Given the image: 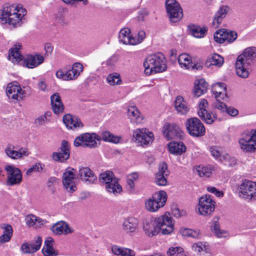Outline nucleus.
<instances>
[{
  "mask_svg": "<svg viewBox=\"0 0 256 256\" xmlns=\"http://www.w3.org/2000/svg\"><path fill=\"white\" fill-rule=\"evenodd\" d=\"M210 151L212 156L216 160H220V157H222L220 152L216 148L212 147L210 148Z\"/></svg>",
  "mask_w": 256,
  "mask_h": 256,
  "instance_id": "63",
  "label": "nucleus"
},
{
  "mask_svg": "<svg viewBox=\"0 0 256 256\" xmlns=\"http://www.w3.org/2000/svg\"><path fill=\"white\" fill-rule=\"evenodd\" d=\"M220 161L224 165L230 167L234 166L236 163V158L228 154H223L220 158Z\"/></svg>",
  "mask_w": 256,
  "mask_h": 256,
  "instance_id": "47",
  "label": "nucleus"
},
{
  "mask_svg": "<svg viewBox=\"0 0 256 256\" xmlns=\"http://www.w3.org/2000/svg\"><path fill=\"white\" fill-rule=\"evenodd\" d=\"M100 139L96 134H82L75 138L74 144L76 147L94 148L96 146V140H100Z\"/></svg>",
  "mask_w": 256,
  "mask_h": 256,
  "instance_id": "7",
  "label": "nucleus"
},
{
  "mask_svg": "<svg viewBox=\"0 0 256 256\" xmlns=\"http://www.w3.org/2000/svg\"><path fill=\"white\" fill-rule=\"evenodd\" d=\"M99 180L110 193L116 194L122 191V186L118 184V178L112 171L107 170L100 174Z\"/></svg>",
  "mask_w": 256,
  "mask_h": 256,
  "instance_id": "3",
  "label": "nucleus"
},
{
  "mask_svg": "<svg viewBox=\"0 0 256 256\" xmlns=\"http://www.w3.org/2000/svg\"><path fill=\"white\" fill-rule=\"evenodd\" d=\"M212 170L210 167L202 166H198L196 168V171L200 177H210L212 174Z\"/></svg>",
  "mask_w": 256,
  "mask_h": 256,
  "instance_id": "48",
  "label": "nucleus"
},
{
  "mask_svg": "<svg viewBox=\"0 0 256 256\" xmlns=\"http://www.w3.org/2000/svg\"><path fill=\"white\" fill-rule=\"evenodd\" d=\"M163 134L168 140L180 138L182 136L183 132L180 127L174 123H166L163 127Z\"/></svg>",
  "mask_w": 256,
  "mask_h": 256,
  "instance_id": "16",
  "label": "nucleus"
},
{
  "mask_svg": "<svg viewBox=\"0 0 256 256\" xmlns=\"http://www.w3.org/2000/svg\"><path fill=\"white\" fill-rule=\"evenodd\" d=\"M14 146L8 145L6 149L5 152L8 156L13 160L22 158L29 155L27 148H21L18 150H14Z\"/></svg>",
  "mask_w": 256,
  "mask_h": 256,
  "instance_id": "21",
  "label": "nucleus"
},
{
  "mask_svg": "<svg viewBox=\"0 0 256 256\" xmlns=\"http://www.w3.org/2000/svg\"><path fill=\"white\" fill-rule=\"evenodd\" d=\"M160 232L162 234H170L174 230V220L169 214H165L155 218Z\"/></svg>",
  "mask_w": 256,
  "mask_h": 256,
  "instance_id": "8",
  "label": "nucleus"
},
{
  "mask_svg": "<svg viewBox=\"0 0 256 256\" xmlns=\"http://www.w3.org/2000/svg\"><path fill=\"white\" fill-rule=\"evenodd\" d=\"M128 116L130 119V122L133 124H141L143 120V116L134 106H130L128 108Z\"/></svg>",
  "mask_w": 256,
  "mask_h": 256,
  "instance_id": "34",
  "label": "nucleus"
},
{
  "mask_svg": "<svg viewBox=\"0 0 256 256\" xmlns=\"http://www.w3.org/2000/svg\"><path fill=\"white\" fill-rule=\"evenodd\" d=\"M180 232L182 236L194 238L198 237L200 234V232L198 230H194L192 229L185 228H181L180 230Z\"/></svg>",
  "mask_w": 256,
  "mask_h": 256,
  "instance_id": "50",
  "label": "nucleus"
},
{
  "mask_svg": "<svg viewBox=\"0 0 256 256\" xmlns=\"http://www.w3.org/2000/svg\"><path fill=\"white\" fill-rule=\"evenodd\" d=\"M138 175L136 172H134L128 176L127 186L130 190H133L135 187V182L138 179Z\"/></svg>",
  "mask_w": 256,
  "mask_h": 256,
  "instance_id": "53",
  "label": "nucleus"
},
{
  "mask_svg": "<svg viewBox=\"0 0 256 256\" xmlns=\"http://www.w3.org/2000/svg\"><path fill=\"white\" fill-rule=\"evenodd\" d=\"M241 150L245 152H252L256 150V129L244 132L238 140Z\"/></svg>",
  "mask_w": 256,
  "mask_h": 256,
  "instance_id": "4",
  "label": "nucleus"
},
{
  "mask_svg": "<svg viewBox=\"0 0 256 256\" xmlns=\"http://www.w3.org/2000/svg\"><path fill=\"white\" fill-rule=\"evenodd\" d=\"M1 228L4 229V232L0 236V242L1 244H4L9 242L12 236V228L10 225L6 224H4Z\"/></svg>",
  "mask_w": 256,
  "mask_h": 256,
  "instance_id": "43",
  "label": "nucleus"
},
{
  "mask_svg": "<svg viewBox=\"0 0 256 256\" xmlns=\"http://www.w3.org/2000/svg\"><path fill=\"white\" fill-rule=\"evenodd\" d=\"M174 106L177 112L182 114H186L188 110L186 102L184 100V98L181 96L176 97Z\"/></svg>",
  "mask_w": 256,
  "mask_h": 256,
  "instance_id": "42",
  "label": "nucleus"
},
{
  "mask_svg": "<svg viewBox=\"0 0 256 256\" xmlns=\"http://www.w3.org/2000/svg\"><path fill=\"white\" fill-rule=\"evenodd\" d=\"M112 250L116 255L121 256H134V252L133 250L124 248H121L118 246H113L112 248Z\"/></svg>",
  "mask_w": 256,
  "mask_h": 256,
  "instance_id": "44",
  "label": "nucleus"
},
{
  "mask_svg": "<svg viewBox=\"0 0 256 256\" xmlns=\"http://www.w3.org/2000/svg\"><path fill=\"white\" fill-rule=\"evenodd\" d=\"M190 31L192 35L196 38H204L208 32V28L206 26L200 27L198 26L193 25L190 27Z\"/></svg>",
  "mask_w": 256,
  "mask_h": 256,
  "instance_id": "40",
  "label": "nucleus"
},
{
  "mask_svg": "<svg viewBox=\"0 0 256 256\" xmlns=\"http://www.w3.org/2000/svg\"><path fill=\"white\" fill-rule=\"evenodd\" d=\"M78 175L82 180L87 184H94L97 180L96 176L88 167L79 166Z\"/></svg>",
  "mask_w": 256,
  "mask_h": 256,
  "instance_id": "20",
  "label": "nucleus"
},
{
  "mask_svg": "<svg viewBox=\"0 0 256 256\" xmlns=\"http://www.w3.org/2000/svg\"><path fill=\"white\" fill-rule=\"evenodd\" d=\"M26 14V9L20 5L4 6L0 10V23L2 24H8L14 27L20 26Z\"/></svg>",
  "mask_w": 256,
  "mask_h": 256,
  "instance_id": "1",
  "label": "nucleus"
},
{
  "mask_svg": "<svg viewBox=\"0 0 256 256\" xmlns=\"http://www.w3.org/2000/svg\"><path fill=\"white\" fill-rule=\"evenodd\" d=\"M70 146L68 142L63 140L61 146L58 152H54L52 154V158L54 160L58 162H64L68 159L70 156Z\"/></svg>",
  "mask_w": 256,
  "mask_h": 256,
  "instance_id": "18",
  "label": "nucleus"
},
{
  "mask_svg": "<svg viewBox=\"0 0 256 256\" xmlns=\"http://www.w3.org/2000/svg\"><path fill=\"white\" fill-rule=\"evenodd\" d=\"M54 234L60 235L62 234H72L74 229L70 227L69 225L64 222H59L55 224L52 228Z\"/></svg>",
  "mask_w": 256,
  "mask_h": 256,
  "instance_id": "28",
  "label": "nucleus"
},
{
  "mask_svg": "<svg viewBox=\"0 0 256 256\" xmlns=\"http://www.w3.org/2000/svg\"><path fill=\"white\" fill-rule=\"evenodd\" d=\"M20 47L21 46L19 44H16L14 48L10 50L8 58L9 60H12V62H18L22 59V56L19 50Z\"/></svg>",
  "mask_w": 256,
  "mask_h": 256,
  "instance_id": "41",
  "label": "nucleus"
},
{
  "mask_svg": "<svg viewBox=\"0 0 256 256\" xmlns=\"http://www.w3.org/2000/svg\"><path fill=\"white\" fill-rule=\"evenodd\" d=\"M152 198L156 202H158L157 204L162 208L166 204L167 200V194L164 191L160 190L158 192L154 194Z\"/></svg>",
  "mask_w": 256,
  "mask_h": 256,
  "instance_id": "45",
  "label": "nucleus"
},
{
  "mask_svg": "<svg viewBox=\"0 0 256 256\" xmlns=\"http://www.w3.org/2000/svg\"><path fill=\"white\" fill-rule=\"evenodd\" d=\"M165 6L167 16L172 22H176L183 18V10L176 0H166Z\"/></svg>",
  "mask_w": 256,
  "mask_h": 256,
  "instance_id": "5",
  "label": "nucleus"
},
{
  "mask_svg": "<svg viewBox=\"0 0 256 256\" xmlns=\"http://www.w3.org/2000/svg\"><path fill=\"white\" fill-rule=\"evenodd\" d=\"M250 64H246L244 62H241L238 60L236 62V70L237 75L242 78H246L249 75L248 68Z\"/></svg>",
  "mask_w": 256,
  "mask_h": 256,
  "instance_id": "38",
  "label": "nucleus"
},
{
  "mask_svg": "<svg viewBox=\"0 0 256 256\" xmlns=\"http://www.w3.org/2000/svg\"><path fill=\"white\" fill-rule=\"evenodd\" d=\"M6 172V184L8 186L19 185L22 182V174L20 170L14 166L5 167Z\"/></svg>",
  "mask_w": 256,
  "mask_h": 256,
  "instance_id": "13",
  "label": "nucleus"
},
{
  "mask_svg": "<svg viewBox=\"0 0 256 256\" xmlns=\"http://www.w3.org/2000/svg\"><path fill=\"white\" fill-rule=\"evenodd\" d=\"M52 109L56 114L62 112L64 109L60 97L58 93H55L50 97Z\"/></svg>",
  "mask_w": 256,
  "mask_h": 256,
  "instance_id": "35",
  "label": "nucleus"
},
{
  "mask_svg": "<svg viewBox=\"0 0 256 256\" xmlns=\"http://www.w3.org/2000/svg\"><path fill=\"white\" fill-rule=\"evenodd\" d=\"M212 90L216 100H224L227 97L226 84L224 82H218L213 84Z\"/></svg>",
  "mask_w": 256,
  "mask_h": 256,
  "instance_id": "29",
  "label": "nucleus"
},
{
  "mask_svg": "<svg viewBox=\"0 0 256 256\" xmlns=\"http://www.w3.org/2000/svg\"><path fill=\"white\" fill-rule=\"evenodd\" d=\"M256 56V48L249 47L246 48L243 52L238 56L236 60L244 62L246 64H251L254 62Z\"/></svg>",
  "mask_w": 256,
  "mask_h": 256,
  "instance_id": "23",
  "label": "nucleus"
},
{
  "mask_svg": "<svg viewBox=\"0 0 256 256\" xmlns=\"http://www.w3.org/2000/svg\"><path fill=\"white\" fill-rule=\"evenodd\" d=\"M83 69L82 64L75 62L72 64L71 69L66 70L60 69L56 72V75L57 78L64 80H72L78 78Z\"/></svg>",
  "mask_w": 256,
  "mask_h": 256,
  "instance_id": "6",
  "label": "nucleus"
},
{
  "mask_svg": "<svg viewBox=\"0 0 256 256\" xmlns=\"http://www.w3.org/2000/svg\"><path fill=\"white\" fill-rule=\"evenodd\" d=\"M42 244V238L36 237L33 241L23 244L21 246V250L24 254H32L40 250Z\"/></svg>",
  "mask_w": 256,
  "mask_h": 256,
  "instance_id": "22",
  "label": "nucleus"
},
{
  "mask_svg": "<svg viewBox=\"0 0 256 256\" xmlns=\"http://www.w3.org/2000/svg\"><path fill=\"white\" fill-rule=\"evenodd\" d=\"M44 58L40 54L28 55L24 60V64L29 68H33L42 64Z\"/></svg>",
  "mask_w": 256,
  "mask_h": 256,
  "instance_id": "30",
  "label": "nucleus"
},
{
  "mask_svg": "<svg viewBox=\"0 0 256 256\" xmlns=\"http://www.w3.org/2000/svg\"><path fill=\"white\" fill-rule=\"evenodd\" d=\"M51 115V112H45L44 114L39 116L34 120V124L38 126L44 124L46 122L50 121Z\"/></svg>",
  "mask_w": 256,
  "mask_h": 256,
  "instance_id": "51",
  "label": "nucleus"
},
{
  "mask_svg": "<svg viewBox=\"0 0 256 256\" xmlns=\"http://www.w3.org/2000/svg\"><path fill=\"white\" fill-rule=\"evenodd\" d=\"M137 38H134L136 44H138L142 42L146 37V33L144 30H140L138 32L137 36Z\"/></svg>",
  "mask_w": 256,
  "mask_h": 256,
  "instance_id": "64",
  "label": "nucleus"
},
{
  "mask_svg": "<svg viewBox=\"0 0 256 256\" xmlns=\"http://www.w3.org/2000/svg\"><path fill=\"white\" fill-rule=\"evenodd\" d=\"M224 62V60L222 56L218 54H214L208 58L206 62V65L208 68L211 66L220 68L223 65Z\"/></svg>",
  "mask_w": 256,
  "mask_h": 256,
  "instance_id": "39",
  "label": "nucleus"
},
{
  "mask_svg": "<svg viewBox=\"0 0 256 256\" xmlns=\"http://www.w3.org/2000/svg\"><path fill=\"white\" fill-rule=\"evenodd\" d=\"M170 174L167 164L162 162L159 164L158 172L156 174L155 182L158 186H164L167 184V177Z\"/></svg>",
  "mask_w": 256,
  "mask_h": 256,
  "instance_id": "19",
  "label": "nucleus"
},
{
  "mask_svg": "<svg viewBox=\"0 0 256 256\" xmlns=\"http://www.w3.org/2000/svg\"><path fill=\"white\" fill-rule=\"evenodd\" d=\"M107 81L112 86L120 84L122 82L120 74L116 72L110 74L107 77Z\"/></svg>",
  "mask_w": 256,
  "mask_h": 256,
  "instance_id": "52",
  "label": "nucleus"
},
{
  "mask_svg": "<svg viewBox=\"0 0 256 256\" xmlns=\"http://www.w3.org/2000/svg\"><path fill=\"white\" fill-rule=\"evenodd\" d=\"M237 33L234 31L222 29L217 30L214 34L215 41L220 44L225 42L230 44L234 42L237 38Z\"/></svg>",
  "mask_w": 256,
  "mask_h": 256,
  "instance_id": "15",
  "label": "nucleus"
},
{
  "mask_svg": "<svg viewBox=\"0 0 256 256\" xmlns=\"http://www.w3.org/2000/svg\"><path fill=\"white\" fill-rule=\"evenodd\" d=\"M204 114V116L200 117L207 124H212L216 118V114L214 113L206 111V113Z\"/></svg>",
  "mask_w": 256,
  "mask_h": 256,
  "instance_id": "56",
  "label": "nucleus"
},
{
  "mask_svg": "<svg viewBox=\"0 0 256 256\" xmlns=\"http://www.w3.org/2000/svg\"><path fill=\"white\" fill-rule=\"evenodd\" d=\"M100 140L105 142H111L117 144L119 142L120 138L113 135L112 133L108 131L104 132L102 134L101 138L100 136Z\"/></svg>",
  "mask_w": 256,
  "mask_h": 256,
  "instance_id": "46",
  "label": "nucleus"
},
{
  "mask_svg": "<svg viewBox=\"0 0 256 256\" xmlns=\"http://www.w3.org/2000/svg\"><path fill=\"white\" fill-rule=\"evenodd\" d=\"M192 249L198 252H204L206 253H208L210 250L208 246L206 244V243L200 242L194 244L192 246Z\"/></svg>",
  "mask_w": 256,
  "mask_h": 256,
  "instance_id": "54",
  "label": "nucleus"
},
{
  "mask_svg": "<svg viewBox=\"0 0 256 256\" xmlns=\"http://www.w3.org/2000/svg\"><path fill=\"white\" fill-rule=\"evenodd\" d=\"M36 216L32 214H28L25 218V220L28 226H34Z\"/></svg>",
  "mask_w": 256,
  "mask_h": 256,
  "instance_id": "60",
  "label": "nucleus"
},
{
  "mask_svg": "<svg viewBox=\"0 0 256 256\" xmlns=\"http://www.w3.org/2000/svg\"><path fill=\"white\" fill-rule=\"evenodd\" d=\"M208 103L205 99H202L199 104V110L198 115L199 116H204V114L206 113V108L208 107Z\"/></svg>",
  "mask_w": 256,
  "mask_h": 256,
  "instance_id": "58",
  "label": "nucleus"
},
{
  "mask_svg": "<svg viewBox=\"0 0 256 256\" xmlns=\"http://www.w3.org/2000/svg\"><path fill=\"white\" fill-rule=\"evenodd\" d=\"M208 84L204 79L196 80L194 82V93L198 97L204 94L207 90Z\"/></svg>",
  "mask_w": 256,
  "mask_h": 256,
  "instance_id": "37",
  "label": "nucleus"
},
{
  "mask_svg": "<svg viewBox=\"0 0 256 256\" xmlns=\"http://www.w3.org/2000/svg\"><path fill=\"white\" fill-rule=\"evenodd\" d=\"M54 242V239L50 237L46 240L42 249V252L44 256H58L59 254L58 251L53 246Z\"/></svg>",
  "mask_w": 256,
  "mask_h": 256,
  "instance_id": "31",
  "label": "nucleus"
},
{
  "mask_svg": "<svg viewBox=\"0 0 256 256\" xmlns=\"http://www.w3.org/2000/svg\"><path fill=\"white\" fill-rule=\"evenodd\" d=\"M44 168V164L40 162H36L26 170V174L28 176H30L34 172H42Z\"/></svg>",
  "mask_w": 256,
  "mask_h": 256,
  "instance_id": "55",
  "label": "nucleus"
},
{
  "mask_svg": "<svg viewBox=\"0 0 256 256\" xmlns=\"http://www.w3.org/2000/svg\"><path fill=\"white\" fill-rule=\"evenodd\" d=\"M143 228L146 234L150 237L156 236L160 232L155 218L146 220L144 222Z\"/></svg>",
  "mask_w": 256,
  "mask_h": 256,
  "instance_id": "25",
  "label": "nucleus"
},
{
  "mask_svg": "<svg viewBox=\"0 0 256 256\" xmlns=\"http://www.w3.org/2000/svg\"><path fill=\"white\" fill-rule=\"evenodd\" d=\"M178 63L182 68L192 70H201L202 66L194 64L192 61L191 56L187 54H180L178 58Z\"/></svg>",
  "mask_w": 256,
  "mask_h": 256,
  "instance_id": "24",
  "label": "nucleus"
},
{
  "mask_svg": "<svg viewBox=\"0 0 256 256\" xmlns=\"http://www.w3.org/2000/svg\"><path fill=\"white\" fill-rule=\"evenodd\" d=\"M215 204L210 196H202L199 199L198 210L200 214L204 216L210 214L214 210Z\"/></svg>",
  "mask_w": 256,
  "mask_h": 256,
  "instance_id": "14",
  "label": "nucleus"
},
{
  "mask_svg": "<svg viewBox=\"0 0 256 256\" xmlns=\"http://www.w3.org/2000/svg\"><path fill=\"white\" fill-rule=\"evenodd\" d=\"M62 119L66 126L70 129H76L83 126L80 119L76 116L68 114L64 116Z\"/></svg>",
  "mask_w": 256,
  "mask_h": 256,
  "instance_id": "26",
  "label": "nucleus"
},
{
  "mask_svg": "<svg viewBox=\"0 0 256 256\" xmlns=\"http://www.w3.org/2000/svg\"><path fill=\"white\" fill-rule=\"evenodd\" d=\"M212 230H214L218 238L225 237L226 233L224 231H222L220 229V226L216 222L214 226H212Z\"/></svg>",
  "mask_w": 256,
  "mask_h": 256,
  "instance_id": "59",
  "label": "nucleus"
},
{
  "mask_svg": "<svg viewBox=\"0 0 256 256\" xmlns=\"http://www.w3.org/2000/svg\"><path fill=\"white\" fill-rule=\"evenodd\" d=\"M6 94L12 102L22 100L24 96L25 92L16 82L8 84L6 88Z\"/></svg>",
  "mask_w": 256,
  "mask_h": 256,
  "instance_id": "12",
  "label": "nucleus"
},
{
  "mask_svg": "<svg viewBox=\"0 0 256 256\" xmlns=\"http://www.w3.org/2000/svg\"><path fill=\"white\" fill-rule=\"evenodd\" d=\"M74 169L68 168L62 174V183L66 190L70 192H74L76 187L74 182Z\"/></svg>",
  "mask_w": 256,
  "mask_h": 256,
  "instance_id": "17",
  "label": "nucleus"
},
{
  "mask_svg": "<svg viewBox=\"0 0 256 256\" xmlns=\"http://www.w3.org/2000/svg\"><path fill=\"white\" fill-rule=\"evenodd\" d=\"M186 126L188 134L194 137H199L205 134L204 126L197 118H191L186 120Z\"/></svg>",
  "mask_w": 256,
  "mask_h": 256,
  "instance_id": "9",
  "label": "nucleus"
},
{
  "mask_svg": "<svg viewBox=\"0 0 256 256\" xmlns=\"http://www.w3.org/2000/svg\"><path fill=\"white\" fill-rule=\"evenodd\" d=\"M133 138L140 146H145L152 143L154 136L146 128H137L134 130Z\"/></svg>",
  "mask_w": 256,
  "mask_h": 256,
  "instance_id": "10",
  "label": "nucleus"
},
{
  "mask_svg": "<svg viewBox=\"0 0 256 256\" xmlns=\"http://www.w3.org/2000/svg\"><path fill=\"white\" fill-rule=\"evenodd\" d=\"M157 204L158 202H156L153 198L150 197L146 200L145 206L148 210L150 212H156L160 208V206H158Z\"/></svg>",
  "mask_w": 256,
  "mask_h": 256,
  "instance_id": "49",
  "label": "nucleus"
},
{
  "mask_svg": "<svg viewBox=\"0 0 256 256\" xmlns=\"http://www.w3.org/2000/svg\"><path fill=\"white\" fill-rule=\"evenodd\" d=\"M230 10L229 6L226 5H222L218 8L212 20V25L214 27L217 28L220 26L226 18Z\"/></svg>",
  "mask_w": 256,
  "mask_h": 256,
  "instance_id": "27",
  "label": "nucleus"
},
{
  "mask_svg": "<svg viewBox=\"0 0 256 256\" xmlns=\"http://www.w3.org/2000/svg\"><path fill=\"white\" fill-rule=\"evenodd\" d=\"M220 100H216L217 102L214 104V108L222 112H226L227 106L224 102H221Z\"/></svg>",
  "mask_w": 256,
  "mask_h": 256,
  "instance_id": "62",
  "label": "nucleus"
},
{
  "mask_svg": "<svg viewBox=\"0 0 256 256\" xmlns=\"http://www.w3.org/2000/svg\"><path fill=\"white\" fill-rule=\"evenodd\" d=\"M168 256H185L183 249L180 247H172L168 252Z\"/></svg>",
  "mask_w": 256,
  "mask_h": 256,
  "instance_id": "57",
  "label": "nucleus"
},
{
  "mask_svg": "<svg viewBox=\"0 0 256 256\" xmlns=\"http://www.w3.org/2000/svg\"><path fill=\"white\" fill-rule=\"evenodd\" d=\"M138 227V220L133 217L125 219L122 222V229L126 233H133Z\"/></svg>",
  "mask_w": 256,
  "mask_h": 256,
  "instance_id": "33",
  "label": "nucleus"
},
{
  "mask_svg": "<svg viewBox=\"0 0 256 256\" xmlns=\"http://www.w3.org/2000/svg\"><path fill=\"white\" fill-rule=\"evenodd\" d=\"M168 148L171 154L176 155L182 154L186 150V146L181 142H172L168 144Z\"/></svg>",
  "mask_w": 256,
  "mask_h": 256,
  "instance_id": "36",
  "label": "nucleus"
},
{
  "mask_svg": "<svg viewBox=\"0 0 256 256\" xmlns=\"http://www.w3.org/2000/svg\"><path fill=\"white\" fill-rule=\"evenodd\" d=\"M144 66V72L148 75L165 71L166 64L164 56L161 52L150 54L146 58Z\"/></svg>",
  "mask_w": 256,
  "mask_h": 256,
  "instance_id": "2",
  "label": "nucleus"
},
{
  "mask_svg": "<svg viewBox=\"0 0 256 256\" xmlns=\"http://www.w3.org/2000/svg\"><path fill=\"white\" fill-rule=\"evenodd\" d=\"M130 32L128 28L122 29L118 35L120 42L125 44L136 45L134 38L130 34Z\"/></svg>",
  "mask_w": 256,
  "mask_h": 256,
  "instance_id": "32",
  "label": "nucleus"
},
{
  "mask_svg": "<svg viewBox=\"0 0 256 256\" xmlns=\"http://www.w3.org/2000/svg\"><path fill=\"white\" fill-rule=\"evenodd\" d=\"M207 190L210 193L214 194L218 197H222L224 196V193L222 191L218 190L214 186H208Z\"/></svg>",
  "mask_w": 256,
  "mask_h": 256,
  "instance_id": "61",
  "label": "nucleus"
},
{
  "mask_svg": "<svg viewBox=\"0 0 256 256\" xmlns=\"http://www.w3.org/2000/svg\"><path fill=\"white\" fill-rule=\"evenodd\" d=\"M240 196L247 200L256 198V182L244 180L238 188Z\"/></svg>",
  "mask_w": 256,
  "mask_h": 256,
  "instance_id": "11",
  "label": "nucleus"
}]
</instances>
